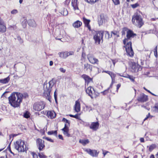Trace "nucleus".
I'll return each instance as SVG.
<instances>
[{
  "mask_svg": "<svg viewBox=\"0 0 158 158\" xmlns=\"http://www.w3.org/2000/svg\"><path fill=\"white\" fill-rule=\"evenodd\" d=\"M157 50V46H156V47L154 48V56L156 58H157L158 57Z\"/></svg>",
  "mask_w": 158,
  "mask_h": 158,
  "instance_id": "nucleus-38",
  "label": "nucleus"
},
{
  "mask_svg": "<svg viewBox=\"0 0 158 158\" xmlns=\"http://www.w3.org/2000/svg\"><path fill=\"white\" fill-rule=\"evenodd\" d=\"M111 33L113 34L114 35H116L118 37H119V31H114L111 32Z\"/></svg>",
  "mask_w": 158,
  "mask_h": 158,
  "instance_id": "nucleus-39",
  "label": "nucleus"
},
{
  "mask_svg": "<svg viewBox=\"0 0 158 158\" xmlns=\"http://www.w3.org/2000/svg\"><path fill=\"white\" fill-rule=\"evenodd\" d=\"M24 118H28L30 117V113L28 111H26L24 114Z\"/></svg>",
  "mask_w": 158,
  "mask_h": 158,
  "instance_id": "nucleus-40",
  "label": "nucleus"
},
{
  "mask_svg": "<svg viewBox=\"0 0 158 158\" xmlns=\"http://www.w3.org/2000/svg\"><path fill=\"white\" fill-rule=\"evenodd\" d=\"M23 97V94L20 93H12L8 98L9 103L13 107H18L22 102Z\"/></svg>",
  "mask_w": 158,
  "mask_h": 158,
  "instance_id": "nucleus-1",
  "label": "nucleus"
},
{
  "mask_svg": "<svg viewBox=\"0 0 158 158\" xmlns=\"http://www.w3.org/2000/svg\"><path fill=\"white\" fill-rule=\"evenodd\" d=\"M109 91L110 89H109V88H107L104 91L101 92V93L103 95H108L110 93Z\"/></svg>",
  "mask_w": 158,
  "mask_h": 158,
  "instance_id": "nucleus-36",
  "label": "nucleus"
},
{
  "mask_svg": "<svg viewBox=\"0 0 158 158\" xmlns=\"http://www.w3.org/2000/svg\"><path fill=\"white\" fill-rule=\"evenodd\" d=\"M82 20L85 25V27H87L89 31H91L90 25L89 24L90 20L87 19L85 17L82 18Z\"/></svg>",
  "mask_w": 158,
  "mask_h": 158,
  "instance_id": "nucleus-12",
  "label": "nucleus"
},
{
  "mask_svg": "<svg viewBox=\"0 0 158 158\" xmlns=\"http://www.w3.org/2000/svg\"><path fill=\"white\" fill-rule=\"evenodd\" d=\"M77 1L78 0H72V6L75 10H79Z\"/></svg>",
  "mask_w": 158,
  "mask_h": 158,
  "instance_id": "nucleus-21",
  "label": "nucleus"
},
{
  "mask_svg": "<svg viewBox=\"0 0 158 158\" xmlns=\"http://www.w3.org/2000/svg\"><path fill=\"white\" fill-rule=\"evenodd\" d=\"M114 4L115 5H117L120 4V0H112Z\"/></svg>",
  "mask_w": 158,
  "mask_h": 158,
  "instance_id": "nucleus-48",
  "label": "nucleus"
},
{
  "mask_svg": "<svg viewBox=\"0 0 158 158\" xmlns=\"http://www.w3.org/2000/svg\"><path fill=\"white\" fill-rule=\"evenodd\" d=\"M104 72L108 74L110 76L112 73V72L109 71H105Z\"/></svg>",
  "mask_w": 158,
  "mask_h": 158,
  "instance_id": "nucleus-61",
  "label": "nucleus"
},
{
  "mask_svg": "<svg viewBox=\"0 0 158 158\" xmlns=\"http://www.w3.org/2000/svg\"><path fill=\"white\" fill-rule=\"evenodd\" d=\"M156 145L155 144H152L150 146L149 148V151L150 152H152L153 150L156 148Z\"/></svg>",
  "mask_w": 158,
  "mask_h": 158,
  "instance_id": "nucleus-35",
  "label": "nucleus"
},
{
  "mask_svg": "<svg viewBox=\"0 0 158 158\" xmlns=\"http://www.w3.org/2000/svg\"><path fill=\"white\" fill-rule=\"evenodd\" d=\"M67 124L65 123L64 127L62 129L63 131L64 134L68 137L70 136V135L69 133V126H67Z\"/></svg>",
  "mask_w": 158,
  "mask_h": 158,
  "instance_id": "nucleus-16",
  "label": "nucleus"
},
{
  "mask_svg": "<svg viewBox=\"0 0 158 158\" xmlns=\"http://www.w3.org/2000/svg\"><path fill=\"white\" fill-rule=\"evenodd\" d=\"M84 79L85 82L87 84L90 82H93V78H90L89 76L83 74L81 76Z\"/></svg>",
  "mask_w": 158,
  "mask_h": 158,
  "instance_id": "nucleus-15",
  "label": "nucleus"
},
{
  "mask_svg": "<svg viewBox=\"0 0 158 158\" xmlns=\"http://www.w3.org/2000/svg\"><path fill=\"white\" fill-rule=\"evenodd\" d=\"M79 143L82 144L83 146H85L89 142V140L88 139H81L79 140Z\"/></svg>",
  "mask_w": 158,
  "mask_h": 158,
  "instance_id": "nucleus-29",
  "label": "nucleus"
},
{
  "mask_svg": "<svg viewBox=\"0 0 158 158\" xmlns=\"http://www.w3.org/2000/svg\"><path fill=\"white\" fill-rule=\"evenodd\" d=\"M105 37L106 39H109L112 37V34L110 35L108 31H105Z\"/></svg>",
  "mask_w": 158,
  "mask_h": 158,
  "instance_id": "nucleus-34",
  "label": "nucleus"
},
{
  "mask_svg": "<svg viewBox=\"0 0 158 158\" xmlns=\"http://www.w3.org/2000/svg\"><path fill=\"white\" fill-rule=\"evenodd\" d=\"M47 116L51 119H53L55 118L56 117V114L53 110L47 111Z\"/></svg>",
  "mask_w": 158,
  "mask_h": 158,
  "instance_id": "nucleus-18",
  "label": "nucleus"
},
{
  "mask_svg": "<svg viewBox=\"0 0 158 158\" xmlns=\"http://www.w3.org/2000/svg\"><path fill=\"white\" fill-rule=\"evenodd\" d=\"M27 20H24V21L22 22V25L23 28H25L27 26Z\"/></svg>",
  "mask_w": 158,
  "mask_h": 158,
  "instance_id": "nucleus-44",
  "label": "nucleus"
},
{
  "mask_svg": "<svg viewBox=\"0 0 158 158\" xmlns=\"http://www.w3.org/2000/svg\"><path fill=\"white\" fill-rule=\"evenodd\" d=\"M62 121L65 122V123L67 124V126H70V123L67 119L64 118H63Z\"/></svg>",
  "mask_w": 158,
  "mask_h": 158,
  "instance_id": "nucleus-42",
  "label": "nucleus"
},
{
  "mask_svg": "<svg viewBox=\"0 0 158 158\" xmlns=\"http://www.w3.org/2000/svg\"><path fill=\"white\" fill-rule=\"evenodd\" d=\"M67 52L68 53V57L69 56L73 55L74 54V52L72 51H69V52Z\"/></svg>",
  "mask_w": 158,
  "mask_h": 158,
  "instance_id": "nucleus-52",
  "label": "nucleus"
},
{
  "mask_svg": "<svg viewBox=\"0 0 158 158\" xmlns=\"http://www.w3.org/2000/svg\"><path fill=\"white\" fill-rule=\"evenodd\" d=\"M132 21L134 25L139 28H140L144 23L141 16L138 14L133 16Z\"/></svg>",
  "mask_w": 158,
  "mask_h": 158,
  "instance_id": "nucleus-5",
  "label": "nucleus"
},
{
  "mask_svg": "<svg viewBox=\"0 0 158 158\" xmlns=\"http://www.w3.org/2000/svg\"><path fill=\"white\" fill-rule=\"evenodd\" d=\"M59 70L61 72H62L63 73H64L66 71V70L65 69H64L63 68H60L59 69Z\"/></svg>",
  "mask_w": 158,
  "mask_h": 158,
  "instance_id": "nucleus-60",
  "label": "nucleus"
},
{
  "mask_svg": "<svg viewBox=\"0 0 158 158\" xmlns=\"http://www.w3.org/2000/svg\"><path fill=\"white\" fill-rule=\"evenodd\" d=\"M38 155L40 158H47V156L44 155V152L38 153Z\"/></svg>",
  "mask_w": 158,
  "mask_h": 158,
  "instance_id": "nucleus-37",
  "label": "nucleus"
},
{
  "mask_svg": "<svg viewBox=\"0 0 158 158\" xmlns=\"http://www.w3.org/2000/svg\"><path fill=\"white\" fill-rule=\"evenodd\" d=\"M28 25L31 27H35L36 26V24L35 21L33 19L28 20Z\"/></svg>",
  "mask_w": 158,
  "mask_h": 158,
  "instance_id": "nucleus-27",
  "label": "nucleus"
},
{
  "mask_svg": "<svg viewBox=\"0 0 158 158\" xmlns=\"http://www.w3.org/2000/svg\"><path fill=\"white\" fill-rule=\"evenodd\" d=\"M61 14L64 16H66L68 14V12L66 9L64 8L61 12Z\"/></svg>",
  "mask_w": 158,
  "mask_h": 158,
  "instance_id": "nucleus-32",
  "label": "nucleus"
},
{
  "mask_svg": "<svg viewBox=\"0 0 158 158\" xmlns=\"http://www.w3.org/2000/svg\"><path fill=\"white\" fill-rule=\"evenodd\" d=\"M45 106L43 101H40L35 102L33 105V109L35 111H40L43 110Z\"/></svg>",
  "mask_w": 158,
  "mask_h": 158,
  "instance_id": "nucleus-6",
  "label": "nucleus"
},
{
  "mask_svg": "<svg viewBox=\"0 0 158 158\" xmlns=\"http://www.w3.org/2000/svg\"><path fill=\"white\" fill-rule=\"evenodd\" d=\"M10 78L9 76L3 79H0V83L3 84H6L8 83L10 81Z\"/></svg>",
  "mask_w": 158,
  "mask_h": 158,
  "instance_id": "nucleus-26",
  "label": "nucleus"
},
{
  "mask_svg": "<svg viewBox=\"0 0 158 158\" xmlns=\"http://www.w3.org/2000/svg\"><path fill=\"white\" fill-rule=\"evenodd\" d=\"M86 55L85 53L84 52H82V55H81V60H83V59L84 60L85 59V58H86Z\"/></svg>",
  "mask_w": 158,
  "mask_h": 158,
  "instance_id": "nucleus-49",
  "label": "nucleus"
},
{
  "mask_svg": "<svg viewBox=\"0 0 158 158\" xmlns=\"http://www.w3.org/2000/svg\"><path fill=\"white\" fill-rule=\"evenodd\" d=\"M104 31H100L97 32L96 34L94 36V39L96 43L100 44L101 41L102 42L103 41V36Z\"/></svg>",
  "mask_w": 158,
  "mask_h": 158,
  "instance_id": "nucleus-7",
  "label": "nucleus"
},
{
  "mask_svg": "<svg viewBox=\"0 0 158 158\" xmlns=\"http://www.w3.org/2000/svg\"><path fill=\"white\" fill-rule=\"evenodd\" d=\"M69 116L71 117L74 118L76 119H79V116L78 114H75V115H73L71 114H70L69 115Z\"/></svg>",
  "mask_w": 158,
  "mask_h": 158,
  "instance_id": "nucleus-41",
  "label": "nucleus"
},
{
  "mask_svg": "<svg viewBox=\"0 0 158 158\" xmlns=\"http://www.w3.org/2000/svg\"><path fill=\"white\" fill-rule=\"evenodd\" d=\"M129 65H130V69L132 72H135L139 71H140L142 69V67L139 65L137 64L134 62H129Z\"/></svg>",
  "mask_w": 158,
  "mask_h": 158,
  "instance_id": "nucleus-8",
  "label": "nucleus"
},
{
  "mask_svg": "<svg viewBox=\"0 0 158 158\" xmlns=\"http://www.w3.org/2000/svg\"><path fill=\"white\" fill-rule=\"evenodd\" d=\"M135 78V77L133 76L129 75V79H130L132 82H134L135 81L134 79Z\"/></svg>",
  "mask_w": 158,
  "mask_h": 158,
  "instance_id": "nucleus-50",
  "label": "nucleus"
},
{
  "mask_svg": "<svg viewBox=\"0 0 158 158\" xmlns=\"http://www.w3.org/2000/svg\"><path fill=\"white\" fill-rule=\"evenodd\" d=\"M56 89L54 93V97L55 101L56 103L57 102V94H56Z\"/></svg>",
  "mask_w": 158,
  "mask_h": 158,
  "instance_id": "nucleus-51",
  "label": "nucleus"
},
{
  "mask_svg": "<svg viewBox=\"0 0 158 158\" xmlns=\"http://www.w3.org/2000/svg\"><path fill=\"white\" fill-rule=\"evenodd\" d=\"M127 33V38L124 39L123 40V43L124 44V48L126 52L127 55H128V29L127 27H124L123 28L122 31V35H125V32Z\"/></svg>",
  "mask_w": 158,
  "mask_h": 158,
  "instance_id": "nucleus-4",
  "label": "nucleus"
},
{
  "mask_svg": "<svg viewBox=\"0 0 158 158\" xmlns=\"http://www.w3.org/2000/svg\"><path fill=\"white\" fill-rule=\"evenodd\" d=\"M144 89L146 90V91H147L150 94H151L152 95L154 96H157L156 95H155V94L152 93V92H151L150 90H148L145 87H144L143 88Z\"/></svg>",
  "mask_w": 158,
  "mask_h": 158,
  "instance_id": "nucleus-57",
  "label": "nucleus"
},
{
  "mask_svg": "<svg viewBox=\"0 0 158 158\" xmlns=\"http://www.w3.org/2000/svg\"><path fill=\"white\" fill-rule=\"evenodd\" d=\"M153 108H155V111L156 112H158V103H156Z\"/></svg>",
  "mask_w": 158,
  "mask_h": 158,
  "instance_id": "nucleus-47",
  "label": "nucleus"
},
{
  "mask_svg": "<svg viewBox=\"0 0 158 158\" xmlns=\"http://www.w3.org/2000/svg\"><path fill=\"white\" fill-rule=\"evenodd\" d=\"M85 1L89 3H94L98 0H85Z\"/></svg>",
  "mask_w": 158,
  "mask_h": 158,
  "instance_id": "nucleus-45",
  "label": "nucleus"
},
{
  "mask_svg": "<svg viewBox=\"0 0 158 158\" xmlns=\"http://www.w3.org/2000/svg\"><path fill=\"white\" fill-rule=\"evenodd\" d=\"M140 141L141 142L143 143L144 142V139L143 138H141L140 139Z\"/></svg>",
  "mask_w": 158,
  "mask_h": 158,
  "instance_id": "nucleus-62",
  "label": "nucleus"
},
{
  "mask_svg": "<svg viewBox=\"0 0 158 158\" xmlns=\"http://www.w3.org/2000/svg\"><path fill=\"white\" fill-rule=\"evenodd\" d=\"M57 131H49L47 132V134L48 135H54L56 136L57 135Z\"/></svg>",
  "mask_w": 158,
  "mask_h": 158,
  "instance_id": "nucleus-33",
  "label": "nucleus"
},
{
  "mask_svg": "<svg viewBox=\"0 0 158 158\" xmlns=\"http://www.w3.org/2000/svg\"><path fill=\"white\" fill-rule=\"evenodd\" d=\"M137 100L138 101L140 102H146L148 100V96L143 94H140L139 96L138 97Z\"/></svg>",
  "mask_w": 158,
  "mask_h": 158,
  "instance_id": "nucleus-13",
  "label": "nucleus"
},
{
  "mask_svg": "<svg viewBox=\"0 0 158 158\" xmlns=\"http://www.w3.org/2000/svg\"><path fill=\"white\" fill-rule=\"evenodd\" d=\"M94 89L91 86H89L86 89L85 91L87 94L90 96V95L92 96V92L94 91Z\"/></svg>",
  "mask_w": 158,
  "mask_h": 158,
  "instance_id": "nucleus-22",
  "label": "nucleus"
},
{
  "mask_svg": "<svg viewBox=\"0 0 158 158\" xmlns=\"http://www.w3.org/2000/svg\"><path fill=\"white\" fill-rule=\"evenodd\" d=\"M68 53L67 52H62L58 53V55L60 57L63 58H66L68 57Z\"/></svg>",
  "mask_w": 158,
  "mask_h": 158,
  "instance_id": "nucleus-25",
  "label": "nucleus"
},
{
  "mask_svg": "<svg viewBox=\"0 0 158 158\" xmlns=\"http://www.w3.org/2000/svg\"><path fill=\"white\" fill-rule=\"evenodd\" d=\"M74 110L76 112L78 113L81 110L80 103L79 100H77L74 106Z\"/></svg>",
  "mask_w": 158,
  "mask_h": 158,
  "instance_id": "nucleus-20",
  "label": "nucleus"
},
{
  "mask_svg": "<svg viewBox=\"0 0 158 158\" xmlns=\"http://www.w3.org/2000/svg\"><path fill=\"white\" fill-rule=\"evenodd\" d=\"M115 82V78H112L111 79V83L114 84Z\"/></svg>",
  "mask_w": 158,
  "mask_h": 158,
  "instance_id": "nucleus-63",
  "label": "nucleus"
},
{
  "mask_svg": "<svg viewBox=\"0 0 158 158\" xmlns=\"http://www.w3.org/2000/svg\"><path fill=\"white\" fill-rule=\"evenodd\" d=\"M151 116V118H152L153 116H151L150 114L149 113H148V114L146 116V117L144 119V121H145L146 120H147L148 118L149 117Z\"/></svg>",
  "mask_w": 158,
  "mask_h": 158,
  "instance_id": "nucleus-59",
  "label": "nucleus"
},
{
  "mask_svg": "<svg viewBox=\"0 0 158 158\" xmlns=\"http://www.w3.org/2000/svg\"><path fill=\"white\" fill-rule=\"evenodd\" d=\"M131 6L133 9L136 8L137 7L139 6V4L138 3H136L135 4H131Z\"/></svg>",
  "mask_w": 158,
  "mask_h": 158,
  "instance_id": "nucleus-43",
  "label": "nucleus"
},
{
  "mask_svg": "<svg viewBox=\"0 0 158 158\" xmlns=\"http://www.w3.org/2000/svg\"><path fill=\"white\" fill-rule=\"evenodd\" d=\"M111 78H115V77L116 76V75L114 73L112 72L110 76Z\"/></svg>",
  "mask_w": 158,
  "mask_h": 158,
  "instance_id": "nucleus-55",
  "label": "nucleus"
},
{
  "mask_svg": "<svg viewBox=\"0 0 158 158\" xmlns=\"http://www.w3.org/2000/svg\"><path fill=\"white\" fill-rule=\"evenodd\" d=\"M53 85L54 83L52 80L50 81L48 83H47V81H46L43 85V95L50 102L51 101L50 94Z\"/></svg>",
  "mask_w": 158,
  "mask_h": 158,
  "instance_id": "nucleus-2",
  "label": "nucleus"
},
{
  "mask_svg": "<svg viewBox=\"0 0 158 158\" xmlns=\"http://www.w3.org/2000/svg\"><path fill=\"white\" fill-rule=\"evenodd\" d=\"M70 0H66L64 2V4L65 6H68L70 2Z\"/></svg>",
  "mask_w": 158,
  "mask_h": 158,
  "instance_id": "nucleus-53",
  "label": "nucleus"
},
{
  "mask_svg": "<svg viewBox=\"0 0 158 158\" xmlns=\"http://www.w3.org/2000/svg\"><path fill=\"white\" fill-rule=\"evenodd\" d=\"M136 34L134 33L133 31L129 29V40L131 38H133L136 37Z\"/></svg>",
  "mask_w": 158,
  "mask_h": 158,
  "instance_id": "nucleus-31",
  "label": "nucleus"
},
{
  "mask_svg": "<svg viewBox=\"0 0 158 158\" xmlns=\"http://www.w3.org/2000/svg\"><path fill=\"white\" fill-rule=\"evenodd\" d=\"M91 65L88 63H85L84 65V69L86 71H87L88 69L90 70V71L92 70Z\"/></svg>",
  "mask_w": 158,
  "mask_h": 158,
  "instance_id": "nucleus-30",
  "label": "nucleus"
},
{
  "mask_svg": "<svg viewBox=\"0 0 158 158\" xmlns=\"http://www.w3.org/2000/svg\"><path fill=\"white\" fill-rule=\"evenodd\" d=\"M129 56L132 57L134 55V52L132 47V43L131 42H129Z\"/></svg>",
  "mask_w": 158,
  "mask_h": 158,
  "instance_id": "nucleus-24",
  "label": "nucleus"
},
{
  "mask_svg": "<svg viewBox=\"0 0 158 158\" xmlns=\"http://www.w3.org/2000/svg\"><path fill=\"white\" fill-rule=\"evenodd\" d=\"M92 95H90V97L92 99L95 98H97L99 96V93L95 91V90L94 89V91L92 92Z\"/></svg>",
  "mask_w": 158,
  "mask_h": 158,
  "instance_id": "nucleus-28",
  "label": "nucleus"
},
{
  "mask_svg": "<svg viewBox=\"0 0 158 158\" xmlns=\"http://www.w3.org/2000/svg\"><path fill=\"white\" fill-rule=\"evenodd\" d=\"M99 125V124L98 121L95 122H92L91 123L89 128L93 130L96 131L98 128Z\"/></svg>",
  "mask_w": 158,
  "mask_h": 158,
  "instance_id": "nucleus-17",
  "label": "nucleus"
},
{
  "mask_svg": "<svg viewBox=\"0 0 158 158\" xmlns=\"http://www.w3.org/2000/svg\"><path fill=\"white\" fill-rule=\"evenodd\" d=\"M43 139H45L47 140L48 141L52 142H53L54 141L53 140H52L51 139L49 138L48 137H43Z\"/></svg>",
  "mask_w": 158,
  "mask_h": 158,
  "instance_id": "nucleus-46",
  "label": "nucleus"
},
{
  "mask_svg": "<svg viewBox=\"0 0 158 158\" xmlns=\"http://www.w3.org/2000/svg\"><path fill=\"white\" fill-rule=\"evenodd\" d=\"M121 84L120 83H119L118 84H117L116 85V92H117L118 91V90L119 88L121 87Z\"/></svg>",
  "mask_w": 158,
  "mask_h": 158,
  "instance_id": "nucleus-58",
  "label": "nucleus"
},
{
  "mask_svg": "<svg viewBox=\"0 0 158 158\" xmlns=\"http://www.w3.org/2000/svg\"><path fill=\"white\" fill-rule=\"evenodd\" d=\"M87 57L89 61L91 64L97 65L99 64V61L98 59L95 58L92 55H88Z\"/></svg>",
  "mask_w": 158,
  "mask_h": 158,
  "instance_id": "nucleus-10",
  "label": "nucleus"
},
{
  "mask_svg": "<svg viewBox=\"0 0 158 158\" xmlns=\"http://www.w3.org/2000/svg\"><path fill=\"white\" fill-rule=\"evenodd\" d=\"M44 141L41 139L38 138L36 140V145L40 151L43 150L45 148Z\"/></svg>",
  "mask_w": 158,
  "mask_h": 158,
  "instance_id": "nucleus-9",
  "label": "nucleus"
},
{
  "mask_svg": "<svg viewBox=\"0 0 158 158\" xmlns=\"http://www.w3.org/2000/svg\"><path fill=\"white\" fill-rule=\"evenodd\" d=\"M6 29L5 24L0 17V32L2 33L5 32L6 31Z\"/></svg>",
  "mask_w": 158,
  "mask_h": 158,
  "instance_id": "nucleus-14",
  "label": "nucleus"
},
{
  "mask_svg": "<svg viewBox=\"0 0 158 158\" xmlns=\"http://www.w3.org/2000/svg\"><path fill=\"white\" fill-rule=\"evenodd\" d=\"M58 137L60 139H61L62 140L63 139V137L61 135H58Z\"/></svg>",
  "mask_w": 158,
  "mask_h": 158,
  "instance_id": "nucleus-64",
  "label": "nucleus"
},
{
  "mask_svg": "<svg viewBox=\"0 0 158 158\" xmlns=\"http://www.w3.org/2000/svg\"><path fill=\"white\" fill-rule=\"evenodd\" d=\"M14 145L15 149L19 152H26L28 149L24 142L20 139L16 141Z\"/></svg>",
  "mask_w": 158,
  "mask_h": 158,
  "instance_id": "nucleus-3",
  "label": "nucleus"
},
{
  "mask_svg": "<svg viewBox=\"0 0 158 158\" xmlns=\"http://www.w3.org/2000/svg\"><path fill=\"white\" fill-rule=\"evenodd\" d=\"M85 151L93 157H97L99 153V151H97V150H92L90 149H86Z\"/></svg>",
  "mask_w": 158,
  "mask_h": 158,
  "instance_id": "nucleus-11",
  "label": "nucleus"
},
{
  "mask_svg": "<svg viewBox=\"0 0 158 158\" xmlns=\"http://www.w3.org/2000/svg\"><path fill=\"white\" fill-rule=\"evenodd\" d=\"M105 21V16L103 14H101L99 18L98 23L99 26L103 24V23Z\"/></svg>",
  "mask_w": 158,
  "mask_h": 158,
  "instance_id": "nucleus-19",
  "label": "nucleus"
},
{
  "mask_svg": "<svg viewBox=\"0 0 158 158\" xmlns=\"http://www.w3.org/2000/svg\"><path fill=\"white\" fill-rule=\"evenodd\" d=\"M109 152H110L109 151L102 150V153L103 155L104 156H105L107 153Z\"/></svg>",
  "mask_w": 158,
  "mask_h": 158,
  "instance_id": "nucleus-54",
  "label": "nucleus"
},
{
  "mask_svg": "<svg viewBox=\"0 0 158 158\" xmlns=\"http://www.w3.org/2000/svg\"><path fill=\"white\" fill-rule=\"evenodd\" d=\"M82 25V23L79 20L76 21L73 24V27L75 28H79Z\"/></svg>",
  "mask_w": 158,
  "mask_h": 158,
  "instance_id": "nucleus-23",
  "label": "nucleus"
},
{
  "mask_svg": "<svg viewBox=\"0 0 158 158\" xmlns=\"http://www.w3.org/2000/svg\"><path fill=\"white\" fill-rule=\"evenodd\" d=\"M18 12V11L17 10L14 9L11 11V13L12 14H15L17 13Z\"/></svg>",
  "mask_w": 158,
  "mask_h": 158,
  "instance_id": "nucleus-56",
  "label": "nucleus"
}]
</instances>
